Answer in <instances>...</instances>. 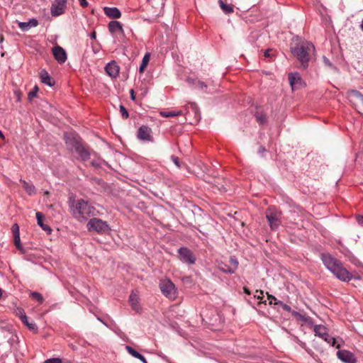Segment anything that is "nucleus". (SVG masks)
Instances as JSON below:
<instances>
[{
	"instance_id": "obj_1",
	"label": "nucleus",
	"mask_w": 363,
	"mask_h": 363,
	"mask_svg": "<svg viewBox=\"0 0 363 363\" xmlns=\"http://www.w3.org/2000/svg\"><path fill=\"white\" fill-rule=\"evenodd\" d=\"M320 259L325 267L340 281L347 282L352 279V274L343 267L342 263L330 254L322 253Z\"/></svg>"
},
{
	"instance_id": "obj_2",
	"label": "nucleus",
	"mask_w": 363,
	"mask_h": 363,
	"mask_svg": "<svg viewBox=\"0 0 363 363\" xmlns=\"http://www.w3.org/2000/svg\"><path fill=\"white\" fill-rule=\"evenodd\" d=\"M69 207L72 216L79 222H84L91 217H94L99 213L94 206L84 199L70 201Z\"/></svg>"
},
{
	"instance_id": "obj_3",
	"label": "nucleus",
	"mask_w": 363,
	"mask_h": 363,
	"mask_svg": "<svg viewBox=\"0 0 363 363\" xmlns=\"http://www.w3.org/2000/svg\"><path fill=\"white\" fill-rule=\"evenodd\" d=\"M315 50L314 45L309 42H301L298 43L294 47L291 48L292 55L296 57L300 62L303 68L306 69L308 66L310 61V51Z\"/></svg>"
},
{
	"instance_id": "obj_4",
	"label": "nucleus",
	"mask_w": 363,
	"mask_h": 363,
	"mask_svg": "<svg viewBox=\"0 0 363 363\" xmlns=\"http://www.w3.org/2000/svg\"><path fill=\"white\" fill-rule=\"evenodd\" d=\"M86 228L88 231H94L98 234H104L110 230L107 222L104 221L100 218L94 217L88 221L86 224Z\"/></svg>"
},
{
	"instance_id": "obj_5",
	"label": "nucleus",
	"mask_w": 363,
	"mask_h": 363,
	"mask_svg": "<svg viewBox=\"0 0 363 363\" xmlns=\"http://www.w3.org/2000/svg\"><path fill=\"white\" fill-rule=\"evenodd\" d=\"M160 289L162 294L171 300H174L177 296V291L175 285L169 279H165L160 281Z\"/></svg>"
},
{
	"instance_id": "obj_6",
	"label": "nucleus",
	"mask_w": 363,
	"mask_h": 363,
	"mask_svg": "<svg viewBox=\"0 0 363 363\" xmlns=\"http://www.w3.org/2000/svg\"><path fill=\"white\" fill-rule=\"evenodd\" d=\"M266 218L272 230H277L281 225V212L274 207H269L266 211Z\"/></svg>"
},
{
	"instance_id": "obj_7",
	"label": "nucleus",
	"mask_w": 363,
	"mask_h": 363,
	"mask_svg": "<svg viewBox=\"0 0 363 363\" xmlns=\"http://www.w3.org/2000/svg\"><path fill=\"white\" fill-rule=\"evenodd\" d=\"M66 145L72 150H76L77 147L82 145L84 141L82 138L75 133H66L64 135Z\"/></svg>"
},
{
	"instance_id": "obj_8",
	"label": "nucleus",
	"mask_w": 363,
	"mask_h": 363,
	"mask_svg": "<svg viewBox=\"0 0 363 363\" xmlns=\"http://www.w3.org/2000/svg\"><path fill=\"white\" fill-rule=\"evenodd\" d=\"M314 333L315 335L323 339L326 342L332 346H335V339L330 336L327 331V328L323 325H317L314 327Z\"/></svg>"
},
{
	"instance_id": "obj_9",
	"label": "nucleus",
	"mask_w": 363,
	"mask_h": 363,
	"mask_svg": "<svg viewBox=\"0 0 363 363\" xmlns=\"http://www.w3.org/2000/svg\"><path fill=\"white\" fill-rule=\"evenodd\" d=\"M238 267V261L235 257H230L228 262H221L218 264V269L226 274H233Z\"/></svg>"
},
{
	"instance_id": "obj_10",
	"label": "nucleus",
	"mask_w": 363,
	"mask_h": 363,
	"mask_svg": "<svg viewBox=\"0 0 363 363\" xmlns=\"http://www.w3.org/2000/svg\"><path fill=\"white\" fill-rule=\"evenodd\" d=\"M137 138L143 142H154L152 129L147 125H141L138 130Z\"/></svg>"
},
{
	"instance_id": "obj_11",
	"label": "nucleus",
	"mask_w": 363,
	"mask_h": 363,
	"mask_svg": "<svg viewBox=\"0 0 363 363\" xmlns=\"http://www.w3.org/2000/svg\"><path fill=\"white\" fill-rule=\"evenodd\" d=\"M179 259L182 262L188 264H193L196 262V257L194 253L187 247H182L178 250Z\"/></svg>"
},
{
	"instance_id": "obj_12",
	"label": "nucleus",
	"mask_w": 363,
	"mask_h": 363,
	"mask_svg": "<svg viewBox=\"0 0 363 363\" xmlns=\"http://www.w3.org/2000/svg\"><path fill=\"white\" fill-rule=\"evenodd\" d=\"M67 0H55L50 11L52 16H59L64 13Z\"/></svg>"
},
{
	"instance_id": "obj_13",
	"label": "nucleus",
	"mask_w": 363,
	"mask_h": 363,
	"mask_svg": "<svg viewBox=\"0 0 363 363\" xmlns=\"http://www.w3.org/2000/svg\"><path fill=\"white\" fill-rule=\"evenodd\" d=\"M337 356L344 363H357L354 354L349 350H340L337 352Z\"/></svg>"
},
{
	"instance_id": "obj_14",
	"label": "nucleus",
	"mask_w": 363,
	"mask_h": 363,
	"mask_svg": "<svg viewBox=\"0 0 363 363\" xmlns=\"http://www.w3.org/2000/svg\"><path fill=\"white\" fill-rule=\"evenodd\" d=\"M79 155V159L82 162L88 161L90 159V150L89 147L83 143L79 147H77V149L74 150Z\"/></svg>"
},
{
	"instance_id": "obj_15",
	"label": "nucleus",
	"mask_w": 363,
	"mask_h": 363,
	"mask_svg": "<svg viewBox=\"0 0 363 363\" xmlns=\"http://www.w3.org/2000/svg\"><path fill=\"white\" fill-rule=\"evenodd\" d=\"M52 52L55 60L59 64H63L67 60V53L66 51L60 45L54 46L52 49Z\"/></svg>"
},
{
	"instance_id": "obj_16",
	"label": "nucleus",
	"mask_w": 363,
	"mask_h": 363,
	"mask_svg": "<svg viewBox=\"0 0 363 363\" xmlns=\"http://www.w3.org/2000/svg\"><path fill=\"white\" fill-rule=\"evenodd\" d=\"M347 94L352 103L363 106V94L359 91L351 89L347 91Z\"/></svg>"
},
{
	"instance_id": "obj_17",
	"label": "nucleus",
	"mask_w": 363,
	"mask_h": 363,
	"mask_svg": "<svg viewBox=\"0 0 363 363\" xmlns=\"http://www.w3.org/2000/svg\"><path fill=\"white\" fill-rule=\"evenodd\" d=\"M105 71L111 77L116 78L119 75L120 67L115 60H112L106 65Z\"/></svg>"
},
{
	"instance_id": "obj_18",
	"label": "nucleus",
	"mask_w": 363,
	"mask_h": 363,
	"mask_svg": "<svg viewBox=\"0 0 363 363\" xmlns=\"http://www.w3.org/2000/svg\"><path fill=\"white\" fill-rule=\"evenodd\" d=\"M11 231L13 236V241L16 247L18 250L22 251L23 250V247L21 243V239H20V231H19V226L17 223H14L11 227Z\"/></svg>"
},
{
	"instance_id": "obj_19",
	"label": "nucleus",
	"mask_w": 363,
	"mask_h": 363,
	"mask_svg": "<svg viewBox=\"0 0 363 363\" xmlns=\"http://www.w3.org/2000/svg\"><path fill=\"white\" fill-rule=\"evenodd\" d=\"M289 81L292 90L298 89L302 84V79L297 72L291 73L289 74Z\"/></svg>"
},
{
	"instance_id": "obj_20",
	"label": "nucleus",
	"mask_w": 363,
	"mask_h": 363,
	"mask_svg": "<svg viewBox=\"0 0 363 363\" xmlns=\"http://www.w3.org/2000/svg\"><path fill=\"white\" fill-rule=\"evenodd\" d=\"M108 28L109 32L112 35H114L118 32L121 33L122 34H123V33H124L122 24L119 21H110L108 25Z\"/></svg>"
},
{
	"instance_id": "obj_21",
	"label": "nucleus",
	"mask_w": 363,
	"mask_h": 363,
	"mask_svg": "<svg viewBox=\"0 0 363 363\" xmlns=\"http://www.w3.org/2000/svg\"><path fill=\"white\" fill-rule=\"evenodd\" d=\"M104 13L111 18H119L121 16V12L116 7H104Z\"/></svg>"
},
{
	"instance_id": "obj_22",
	"label": "nucleus",
	"mask_w": 363,
	"mask_h": 363,
	"mask_svg": "<svg viewBox=\"0 0 363 363\" xmlns=\"http://www.w3.org/2000/svg\"><path fill=\"white\" fill-rule=\"evenodd\" d=\"M40 79L42 83L47 84L49 86H52L55 84V81L45 69H43L40 71Z\"/></svg>"
},
{
	"instance_id": "obj_23",
	"label": "nucleus",
	"mask_w": 363,
	"mask_h": 363,
	"mask_svg": "<svg viewBox=\"0 0 363 363\" xmlns=\"http://www.w3.org/2000/svg\"><path fill=\"white\" fill-rule=\"evenodd\" d=\"M18 25L22 31H27L31 28L36 27L38 21L35 18H31L28 22H18Z\"/></svg>"
},
{
	"instance_id": "obj_24",
	"label": "nucleus",
	"mask_w": 363,
	"mask_h": 363,
	"mask_svg": "<svg viewBox=\"0 0 363 363\" xmlns=\"http://www.w3.org/2000/svg\"><path fill=\"white\" fill-rule=\"evenodd\" d=\"M37 223L39 226L41 227V228L47 232L48 234H50L52 233V228L47 224H45L43 221V220L45 218V216L41 212H37L35 213Z\"/></svg>"
},
{
	"instance_id": "obj_25",
	"label": "nucleus",
	"mask_w": 363,
	"mask_h": 363,
	"mask_svg": "<svg viewBox=\"0 0 363 363\" xmlns=\"http://www.w3.org/2000/svg\"><path fill=\"white\" fill-rule=\"evenodd\" d=\"M20 182L22 183L23 187L29 196L36 194L35 186L31 182H27L26 180L21 179Z\"/></svg>"
},
{
	"instance_id": "obj_26",
	"label": "nucleus",
	"mask_w": 363,
	"mask_h": 363,
	"mask_svg": "<svg viewBox=\"0 0 363 363\" xmlns=\"http://www.w3.org/2000/svg\"><path fill=\"white\" fill-rule=\"evenodd\" d=\"M129 303L132 307V308L135 311H139L140 309L139 306V298L136 294L133 291L130 294L129 296Z\"/></svg>"
},
{
	"instance_id": "obj_27",
	"label": "nucleus",
	"mask_w": 363,
	"mask_h": 363,
	"mask_svg": "<svg viewBox=\"0 0 363 363\" xmlns=\"http://www.w3.org/2000/svg\"><path fill=\"white\" fill-rule=\"evenodd\" d=\"M187 82L198 89H203L204 88H207V85L203 82L198 80L196 79L188 78Z\"/></svg>"
},
{
	"instance_id": "obj_28",
	"label": "nucleus",
	"mask_w": 363,
	"mask_h": 363,
	"mask_svg": "<svg viewBox=\"0 0 363 363\" xmlns=\"http://www.w3.org/2000/svg\"><path fill=\"white\" fill-rule=\"evenodd\" d=\"M219 5L223 11L226 13H231L233 12V8L230 4H225L223 0H219Z\"/></svg>"
},
{
	"instance_id": "obj_29",
	"label": "nucleus",
	"mask_w": 363,
	"mask_h": 363,
	"mask_svg": "<svg viewBox=\"0 0 363 363\" xmlns=\"http://www.w3.org/2000/svg\"><path fill=\"white\" fill-rule=\"evenodd\" d=\"M255 116L256 118L257 121L261 124L263 125L267 123V114L264 112H256L255 113Z\"/></svg>"
},
{
	"instance_id": "obj_30",
	"label": "nucleus",
	"mask_w": 363,
	"mask_h": 363,
	"mask_svg": "<svg viewBox=\"0 0 363 363\" xmlns=\"http://www.w3.org/2000/svg\"><path fill=\"white\" fill-rule=\"evenodd\" d=\"M21 321L31 331H33L34 333H38V326L34 322H28V317L26 315V320L25 319H21Z\"/></svg>"
},
{
	"instance_id": "obj_31",
	"label": "nucleus",
	"mask_w": 363,
	"mask_h": 363,
	"mask_svg": "<svg viewBox=\"0 0 363 363\" xmlns=\"http://www.w3.org/2000/svg\"><path fill=\"white\" fill-rule=\"evenodd\" d=\"M149 61H150V54L149 53H146L145 55V56L143 57L142 62H141V64L140 65V67H139V72L140 73H143L144 72V70L146 68Z\"/></svg>"
},
{
	"instance_id": "obj_32",
	"label": "nucleus",
	"mask_w": 363,
	"mask_h": 363,
	"mask_svg": "<svg viewBox=\"0 0 363 363\" xmlns=\"http://www.w3.org/2000/svg\"><path fill=\"white\" fill-rule=\"evenodd\" d=\"M29 295L31 298H33V300H35L40 304L43 303L44 301V298H43V295L39 292L30 291Z\"/></svg>"
},
{
	"instance_id": "obj_33",
	"label": "nucleus",
	"mask_w": 363,
	"mask_h": 363,
	"mask_svg": "<svg viewBox=\"0 0 363 363\" xmlns=\"http://www.w3.org/2000/svg\"><path fill=\"white\" fill-rule=\"evenodd\" d=\"M182 114V111H162L161 112V115L164 117L168 118V117H174L180 116Z\"/></svg>"
},
{
	"instance_id": "obj_34",
	"label": "nucleus",
	"mask_w": 363,
	"mask_h": 363,
	"mask_svg": "<svg viewBox=\"0 0 363 363\" xmlns=\"http://www.w3.org/2000/svg\"><path fill=\"white\" fill-rule=\"evenodd\" d=\"M125 350L128 351V352L131 354L133 357L135 358H140L141 357V354L139 353L138 351L134 350L132 347L127 345L125 346Z\"/></svg>"
},
{
	"instance_id": "obj_35",
	"label": "nucleus",
	"mask_w": 363,
	"mask_h": 363,
	"mask_svg": "<svg viewBox=\"0 0 363 363\" xmlns=\"http://www.w3.org/2000/svg\"><path fill=\"white\" fill-rule=\"evenodd\" d=\"M291 314H292V315L294 318H297L298 320H300L303 321V322H307L308 321V317H306L304 315L301 314L300 313H298L297 311H293L291 312Z\"/></svg>"
},
{
	"instance_id": "obj_36",
	"label": "nucleus",
	"mask_w": 363,
	"mask_h": 363,
	"mask_svg": "<svg viewBox=\"0 0 363 363\" xmlns=\"http://www.w3.org/2000/svg\"><path fill=\"white\" fill-rule=\"evenodd\" d=\"M39 89L37 85H35L33 89L28 94V99L29 101H32V99L35 97H37V94Z\"/></svg>"
},
{
	"instance_id": "obj_37",
	"label": "nucleus",
	"mask_w": 363,
	"mask_h": 363,
	"mask_svg": "<svg viewBox=\"0 0 363 363\" xmlns=\"http://www.w3.org/2000/svg\"><path fill=\"white\" fill-rule=\"evenodd\" d=\"M15 313L17 316L20 318V319H25L26 320V313L23 308L17 307L15 309Z\"/></svg>"
},
{
	"instance_id": "obj_38",
	"label": "nucleus",
	"mask_w": 363,
	"mask_h": 363,
	"mask_svg": "<svg viewBox=\"0 0 363 363\" xmlns=\"http://www.w3.org/2000/svg\"><path fill=\"white\" fill-rule=\"evenodd\" d=\"M255 298L259 300V304L264 303L266 305V301H262L264 298V291L262 290H256V294L254 296Z\"/></svg>"
},
{
	"instance_id": "obj_39",
	"label": "nucleus",
	"mask_w": 363,
	"mask_h": 363,
	"mask_svg": "<svg viewBox=\"0 0 363 363\" xmlns=\"http://www.w3.org/2000/svg\"><path fill=\"white\" fill-rule=\"evenodd\" d=\"M274 305L280 306L284 311H286L287 312L291 313L293 311L291 310V308L289 305L283 303L281 301H278L274 302Z\"/></svg>"
},
{
	"instance_id": "obj_40",
	"label": "nucleus",
	"mask_w": 363,
	"mask_h": 363,
	"mask_svg": "<svg viewBox=\"0 0 363 363\" xmlns=\"http://www.w3.org/2000/svg\"><path fill=\"white\" fill-rule=\"evenodd\" d=\"M120 112L123 118L127 119L129 117L128 111L123 105H120Z\"/></svg>"
},
{
	"instance_id": "obj_41",
	"label": "nucleus",
	"mask_w": 363,
	"mask_h": 363,
	"mask_svg": "<svg viewBox=\"0 0 363 363\" xmlns=\"http://www.w3.org/2000/svg\"><path fill=\"white\" fill-rule=\"evenodd\" d=\"M171 160L174 162V164L178 167V168H181L182 167V164H181V162L179 161V159L178 157L177 156H174V155H172L171 156Z\"/></svg>"
},
{
	"instance_id": "obj_42",
	"label": "nucleus",
	"mask_w": 363,
	"mask_h": 363,
	"mask_svg": "<svg viewBox=\"0 0 363 363\" xmlns=\"http://www.w3.org/2000/svg\"><path fill=\"white\" fill-rule=\"evenodd\" d=\"M267 298L269 301V305H271V306L274 305V302L278 301L277 300V298H275V296H274L273 295H271L269 293H267Z\"/></svg>"
},
{
	"instance_id": "obj_43",
	"label": "nucleus",
	"mask_w": 363,
	"mask_h": 363,
	"mask_svg": "<svg viewBox=\"0 0 363 363\" xmlns=\"http://www.w3.org/2000/svg\"><path fill=\"white\" fill-rule=\"evenodd\" d=\"M43 363H62V360L60 358H50L46 359Z\"/></svg>"
},
{
	"instance_id": "obj_44",
	"label": "nucleus",
	"mask_w": 363,
	"mask_h": 363,
	"mask_svg": "<svg viewBox=\"0 0 363 363\" xmlns=\"http://www.w3.org/2000/svg\"><path fill=\"white\" fill-rule=\"evenodd\" d=\"M323 60L324 64H325L326 66H328V67H330V68H334V69L335 68V66H334V65L330 62V61L329 60V59H328V58H327L325 56H323Z\"/></svg>"
},
{
	"instance_id": "obj_45",
	"label": "nucleus",
	"mask_w": 363,
	"mask_h": 363,
	"mask_svg": "<svg viewBox=\"0 0 363 363\" xmlns=\"http://www.w3.org/2000/svg\"><path fill=\"white\" fill-rule=\"evenodd\" d=\"M272 52H273L272 49H267L264 51V56L265 57H271L274 56V54L272 53Z\"/></svg>"
},
{
	"instance_id": "obj_46",
	"label": "nucleus",
	"mask_w": 363,
	"mask_h": 363,
	"mask_svg": "<svg viewBox=\"0 0 363 363\" xmlns=\"http://www.w3.org/2000/svg\"><path fill=\"white\" fill-rule=\"evenodd\" d=\"M190 106H191V109L193 110V111L196 114L198 109H199L197 104L196 103H191Z\"/></svg>"
},
{
	"instance_id": "obj_47",
	"label": "nucleus",
	"mask_w": 363,
	"mask_h": 363,
	"mask_svg": "<svg viewBox=\"0 0 363 363\" xmlns=\"http://www.w3.org/2000/svg\"><path fill=\"white\" fill-rule=\"evenodd\" d=\"M182 281L184 283H189L191 284L192 282V279L191 277L187 276L182 278Z\"/></svg>"
},
{
	"instance_id": "obj_48",
	"label": "nucleus",
	"mask_w": 363,
	"mask_h": 363,
	"mask_svg": "<svg viewBox=\"0 0 363 363\" xmlns=\"http://www.w3.org/2000/svg\"><path fill=\"white\" fill-rule=\"evenodd\" d=\"M79 4H80V6H81L82 7H83V8H86V7H87V6H88V4H88V2H87V1H86V0H79Z\"/></svg>"
},
{
	"instance_id": "obj_49",
	"label": "nucleus",
	"mask_w": 363,
	"mask_h": 363,
	"mask_svg": "<svg viewBox=\"0 0 363 363\" xmlns=\"http://www.w3.org/2000/svg\"><path fill=\"white\" fill-rule=\"evenodd\" d=\"M357 221L359 225H363V215H358L357 216Z\"/></svg>"
},
{
	"instance_id": "obj_50",
	"label": "nucleus",
	"mask_w": 363,
	"mask_h": 363,
	"mask_svg": "<svg viewBox=\"0 0 363 363\" xmlns=\"http://www.w3.org/2000/svg\"><path fill=\"white\" fill-rule=\"evenodd\" d=\"M14 94H15V96H16V101H21V92H20L19 91H14Z\"/></svg>"
},
{
	"instance_id": "obj_51",
	"label": "nucleus",
	"mask_w": 363,
	"mask_h": 363,
	"mask_svg": "<svg viewBox=\"0 0 363 363\" xmlns=\"http://www.w3.org/2000/svg\"><path fill=\"white\" fill-rule=\"evenodd\" d=\"M266 151H267L266 148L264 146L261 145L259 147L257 152L259 154H262V153L265 152Z\"/></svg>"
},
{
	"instance_id": "obj_52",
	"label": "nucleus",
	"mask_w": 363,
	"mask_h": 363,
	"mask_svg": "<svg viewBox=\"0 0 363 363\" xmlns=\"http://www.w3.org/2000/svg\"><path fill=\"white\" fill-rule=\"evenodd\" d=\"M91 165L92 167H96V168L100 167V164H99V163H98V162H96V161H92V162H91Z\"/></svg>"
},
{
	"instance_id": "obj_53",
	"label": "nucleus",
	"mask_w": 363,
	"mask_h": 363,
	"mask_svg": "<svg viewBox=\"0 0 363 363\" xmlns=\"http://www.w3.org/2000/svg\"><path fill=\"white\" fill-rule=\"evenodd\" d=\"M130 94L131 99L134 101L135 99V92H134L133 89H131L130 91Z\"/></svg>"
},
{
	"instance_id": "obj_54",
	"label": "nucleus",
	"mask_w": 363,
	"mask_h": 363,
	"mask_svg": "<svg viewBox=\"0 0 363 363\" xmlns=\"http://www.w3.org/2000/svg\"><path fill=\"white\" fill-rule=\"evenodd\" d=\"M89 37L91 38V39H96V31H93L91 32L90 34H89Z\"/></svg>"
},
{
	"instance_id": "obj_55",
	"label": "nucleus",
	"mask_w": 363,
	"mask_h": 363,
	"mask_svg": "<svg viewBox=\"0 0 363 363\" xmlns=\"http://www.w3.org/2000/svg\"><path fill=\"white\" fill-rule=\"evenodd\" d=\"M218 189L221 192H226L228 191L227 188L223 185H222L220 187H218Z\"/></svg>"
},
{
	"instance_id": "obj_56",
	"label": "nucleus",
	"mask_w": 363,
	"mask_h": 363,
	"mask_svg": "<svg viewBox=\"0 0 363 363\" xmlns=\"http://www.w3.org/2000/svg\"><path fill=\"white\" fill-rule=\"evenodd\" d=\"M243 291L247 295H250L251 294V292H250V289L247 287H246V286L243 287Z\"/></svg>"
},
{
	"instance_id": "obj_57",
	"label": "nucleus",
	"mask_w": 363,
	"mask_h": 363,
	"mask_svg": "<svg viewBox=\"0 0 363 363\" xmlns=\"http://www.w3.org/2000/svg\"><path fill=\"white\" fill-rule=\"evenodd\" d=\"M138 359H140L143 363H147L145 357L144 356H143L141 354V357H140V358H138Z\"/></svg>"
},
{
	"instance_id": "obj_58",
	"label": "nucleus",
	"mask_w": 363,
	"mask_h": 363,
	"mask_svg": "<svg viewBox=\"0 0 363 363\" xmlns=\"http://www.w3.org/2000/svg\"><path fill=\"white\" fill-rule=\"evenodd\" d=\"M0 138L4 139V135L3 133H2V131H1V130H0Z\"/></svg>"
},
{
	"instance_id": "obj_59",
	"label": "nucleus",
	"mask_w": 363,
	"mask_h": 363,
	"mask_svg": "<svg viewBox=\"0 0 363 363\" xmlns=\"http://www.w3.org/2000/svg\"><path fill=\"white\" fill-rule=\"evenodd\" d=\"M98 320H100L101 322L104 323L103 320L100 318H98Z\"/></svg>"
},
{
	"instance_id": "obj_60",
	"label": "nucleus",
	"mask_w": 363,
	"mask_h": 363,
	"mask_svg": "<svg viewBox=\"0 0 363 363\" xmlns=\"http://www.w3.org/2000/svg\"><path fill=\"white\" fill-rule=\"evenodd\" d=\"M335 347H336V348H339V347H340V345H336Z\"/></svg>"
}]
</instances>
